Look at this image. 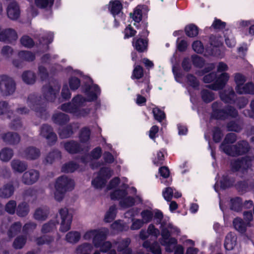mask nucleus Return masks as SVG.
Listing matches in <instances>:
<instances>
[{
  "label": "nucleus",
  "mask_w": 254,
  "mask_h": 254,
  "mask_svg": "<svg viewBox=\"0 0 254 254\" xmlns=\"http://www.w3.org/2000/svg\"><path fill=\"white\" fill-rule=\"evenodd\" d=\"M65 149L69 153H76L81 150L79 144L73 141L65 142L64 144Z\"/></svg>",
  "instance_id": "f704fd0d"
},
{
  "label": "nucleus",
  "mask_w": 254,
  "mask_h": 254,
  "mask_svg": "<svg viewBox=\"0 0 254 254\" xmlns=\"http://www.w3.org/2000/svg\"><path fill=\"white\" fill-rule=\"evenodd\" d=\"M74 187V181L66 176H63L58 178L55 185V188H58V189H61L66 191L71 190Z\"/></svg>",
  "instance_id": "4468645a"
},
{
  "label": "nucleus",
  "mask_w": 254,
  "mask_h": 254,
  "mask_svg": "<svg viewBox=\"0 0 254 254\" xmlns=\"http://www.w3.org/2000/svg\"><path fill=\"white\" fill-rule=\"evenodd\" d=\"M60 89V86L58 82H51L49 85L43 87V92L44 98L49 101H54L59 93Z\"/></svg>",
  "instance_id": "f8f14e48"
},
{
  "label": "nucleus",
  "mask_w": 254,
  "mask_h": 254,
  "mask_svg": "<svg viewBox=\"0 0 254 254\" xmlns=\"http://www.w3.org/2000/svg\"><path fill=\"white\" fill-rule=\"evenodd\" d=\"M16 89V84L13 79L5 74L0 75V93L4 96L13 94Z\"/></svg>",
  "instance_id": "6e6552de"
},
{
  "label": "nucleus",
  "mask_w": 254,
  "mask_h": 254,
  "mask_svg": "<svg viewBox=\"0 0 254 254\" xmlns=\"http://www.w3.org/2000/svg\"><path fill=\"white\" fill-rule=\"evenodd\" d=\"M131 240L128 238L118 239L113 242L112 247L107 254H131L132 250L129 247Z\"/></svg>",
  "instance_id": "0eeeda50"
},
{
  "label": "nucleus",
  "mask_w": 254,
  "mask_h": 254,
  "mask_svg": "<svg viewBox=\"0 0 254 254\" xmlns=\"http://www.w3.org/2000/svg\"><path fill=\"white\" fill-rule=\"evenodd\" d=\"M233 225L235 228L241 233L246 231V227L249 226L246 223H244L241 218H236L233 220Z\"/></svg>",
  "instance_id": "a19ab883"
},
{
  "label": "nucleus",
  "mask_w": 254,
  "mask_h": 254,
  "mask_svg": "<svg viewBox=\"0 0 254 254\" xmlns=\"http://www.w3.org/2000/svg\"><path fill=\"white\" fill-rule=\"evenodd\" d=\"M18 38L16 31L12 29L2 30L0 28V41L12 42Z\"/></svg>",
  "instance_id": "f3484780"
},
{
  "label": "nucleus",
  "mask_w": 254,
  "mask_h": 254,
  "mask_svg": "<svg viewBox=\"0 0 254 254\" xmlns=\"http://www.w3.org/2000/svg\"><path fill=\"white\" fill-rule=\"evenodd\" d=\"M82 91L84 93L86 98L78 95L74 97L71 103L63 104L60 109L65 112L80 117L85 116L89 114V109L83 108L87 101L91 102L97 99L100 94V89L98 86L93 84L92 80L89 78L87 83L82 86Z\"/></svg>",
  "instance_id": "f257e3e1"
},
{
  "label": "nucleus",
  "mask_w": 254,
  "mask_h": 254,
  "mask_svg": "<svg viewBox=\"0 0 254 254\" xmlns=\"http://www.w3.org/2000/svg\"><path fill=\"white\" fill-rule=\"evenodd\" d=\"M111 228L115 231L119 232L127 230L128 226L121 220L115 221L111 225Z\"/></svg>",
  "instance_id": "de8ad7c7"
},
{
  "label": "nucleus",
  "mask_w": 254,
  "mask_h": 254,
  "mask_svg": "<svg viewBox=\"0 0 254 254\" xmlns=\"http://www.w3.org/2000/svg\"><path fill=\"white\" fill-rule=\"evenodd\" d=\"M81 234L77 231H70L67 233L65 236V239L67 242L75 244L77 243L80 239Z\"/></svg>",
  "instance_id": "c9c22d12"
},
{
  "label": "nucleus",
  "mask_w": 254,
  "mask_h": 254,
  "mask_svg": "<svg viewBox=\"0 0 254 254\" xmlns=\"http://www.w3.org/2000/svg\"><path fill=\"white\" fill-rule=\"evenodd\" d=\"M93 246L89 243H83L78 245L75 250L76 254H90V252L92 250Z\"/></svg>",
  "instance_id": "72a5a7b5"
},
{
  "label": "nucleus",
  "mask_w": 254,
  "mask_h": 254,
  "mask_svg": "<svg viewBox=\"0 0 254 254\" xmlns=\"http://www.w3.org/2000/svg\"><path fill=\"white\" fill-rule=\"evenodd\" d=\"M14 152L12 149L8 147L3 148L0 151V160L2 162H7L12 158Z\"/></svg>",
  "instance_id": "473e14b6"
},
{
  "label": "nucleus",
  "mask_w": 254,
  "mask_h": 254,
  "mask_svg": "<svg viewBox=\"0 0 254 254\" xmlns=\"http://www.w3.org/2000/svg\"><path fill=\"white\" fill-rule=\"evenodd\" d=\"M234 183V180L230 177L223 176L222 179L220 181L221 187L223 189H225L233 185Z\"/></svg>",
  "instance_id": "bf43d9fd"
},
{
  "label": "nucleus",
  "mask_w": 254,
  "mask_h": 254,
  "mask_svg": "<svg viewBox=\"0 0 254 254\" xmlns=\"http://www.w3.org/2000/svg\"><path fill=\"white\" fill-rule=\"evenodd\" d=\"M222 44V39L221 38L211 37L210 38L211 47L206 49L208 54L215 56H221L219 47L221 46Z\"/></svg>",
  "instance_id": "2eb2a0df"
},
{
  "label": "nucleus",
  "mask_w": 254,
  "mask_h": 254,
  "mask_svg": "<svg viewBox=\"0 0 254 254\" xmlns=\"http://www.w3.org/2000/svg\"><path fill=\"white\" fill-rule=\"evenodd\" d=\"M13 52V50L11 47L9 46H5L2 47L1 54L5 58H8L11 56Z\"/></svg>",
  "instance_id": "338daca9"
},
{
  "label": "nucleus",
  "mask_w": 254,
  "mask_h": 254,
  "mask_svg": "<svg viewBox=\"0 0 254 254\" xmlns=\"http://www.w3.org/2000/svg\"><path fill=\"white\" fill-rule=\"evenodd\" d=\"M220 98L225 103H231L234 101L235 93L233 89L228 88L219 93Z\"/></svg>",
  "instance_id": "412c9836"
},
{
  "label": "nucleus",
  "mask_w": 254,
  "mask_h": 254,
  "mask_svg": "<svg viewBox=\"0 0 254 254\" xmlns=\"http://www.w3.org/2000/svg\"><path fill=\"white\" fill-rule=\"evenodd\" d=\"M21 224L19 222L12 225L7 231L8 237L11 238L16 235L21 230Z\"/></svg>",
  "instance_id": "37998d69"
},
{
  "label": "nucleus",
  "mask_w": 254,
  "mask_h": 254,
  "mask_svg": "<svg viewBox=\"0 0 254 254\" xmlns=\"http://www.w3.org/2000/svg\"><path fill=\"white\" fill-rule=\"evenodd\" d=\"M212 109L211 117L217 120H225L236 117L238 115L237 111L233 107H222V103L219 102H214L212 104Z\"/></svg>",
  "instance_id": "39448f33"
},
{
  "label": "nucleus",
  "mask_w": 254,
  "mask_h": 254,
  "mask_svg": "<svg viewBox=\"0 0 254 254\" xmlns=\"http://www.w3.org/2000/svg\"><path fill=\"white\" fill-rule=\"evenodd\" d=\"M242 200L239 197H236L231 200V209L236 211L241 210L242 206Z\"/></svg>",
  "instance_id": "3c124183"
},
{
  "label": "nucleus",
  "mask_w": 254,
  "mask_h": 254,
  "mask_svg": "<svg viewBox=\"0 0 254 254\" xmlns=\"http://www.w3.org/2000/svg\"><path fill=\"white\" fill-rule=\"evenodd\" d=\"M152 113L155 120L161 122L165 117L164 113L158 108L153 109Z\"/></svg>",
  "instance_id": "680f3d73"
},
{
  "label": "nucleus",
  "mask_w": 254,
  "mask_h": 254,
  "mask_svg": "<svg viewBox=\"0 0 254 254\" xmlns=\"http://www.w3.org/2000/svg\"><path fill=\"white\" fill-rule=\"evenodd\" d=\"M29 212V208L27 203L23 202L18 204L16 209V213L18 216H26Z\"/></svg>",
  "instance_id": "e433bc0d"
},
{
  "label": "nucleus",
  "mask_w": 254,
  "mask_h": 254,
  "mask_svg": "<svg viewBox=\"0 0 254 254\" xmlns=\"http://www.w3.org/2000/svg\"><path fill=\"white\" fill-rule=\"evenodd\" d=\"M69 85L71 90H75L80 86V81L78 78L71 77L69 79Z\"/></svg>",
  "instance_id": "052dcab7"
},
{
  "label": "nucleus",
  "mask_w": 254,
  "mask_h": 254,
  "mask_svg": "<svg viewBox=\"0 0 254 254\" xmlns=\"http://www.w3.org/2000/svg\"><path fill=\"white\" fill-rule=\"evenodd\" d=\"M110 5L111 12L115 17V21L119 20V19H118V16L120 15H123V13L121 12L122 9L121 2L119 0L111 1L110 2Z\"/></svg>",
  "instance_id": "393cba45"
},
{
  "label": "nucleus",
  "mask_w": 254,
  "mask_h": 254,
  "mask_svg": "<svg viewBox=\"0 0 254 254\" xmlns=\"http://www.w3.org/2000/svg\"><path fill=\"white\" fill-rule=\"evenodd\" d=\"M237 237L232 233H228L225 238L224 247L226 250H232L236 245Z\"/></svg>",
  "instance_id": "bb28decb"
},
{
  "label": "nucleus",
  "mask_w": 254,
  "mask_h": 254,
  "mask_svg": "<svg viewBox=\"0 0 254 254\" xmlns=\"http://www.w3.org/2000/svg\"><path fill=\"white\" fill-rule=\"evenodd\" d=\"M18 57L22 60L32 61L35 59V56L29 51H21L18 53Z\"/></svg>",
  "instance_id": "603ef678"
},
{
  "label": "nucleus",
  "mask_w": 254,
  "mask_h": 254,
  "mask_svg": "<svg viewBox=\"0 0 254 254\" xmlns=\"http://www.w3.org/2000/svg\"><path fill=\"white\" fill-rule=\"evenodd\" d=\"M108 234L109 230L106 228L90 229L84 233L83 238L86 241L92 239L94 246L96 248H99V251L105 253L112 247L110 241H104Z\"/></svg>",
  "instance_id": "f03ea898"
},
{
  "label": "nucleus",
  "mask_w": 254,
  "mask_h": 254,
  "mask_svg": "<svg viewBox=\"0 0 254 254\" xmlns=\"http://www.w3.org/2000/svg\"><path fill=\"white\" fill-rule=\"evenodd\" d=\"M16 202L15 200H9L5 206V210L10 214H13L15 212Z\"/></svg>",
  "instance_id": "5fc2aeb1"
},
{
  "label": "nucleus",
  "mask_w": 254,
  "mask_h": 254,
  "mask_svg": "<svg viewBox=\"0 0 254 254\" xmlns=\"http://www.w3.org/2000/svg\"><path fill=\"white\" fill-rule=\"evenodd\" d=\"M237 188L238 190L240 191H241L242 192H243L245 191L250 190L253 188V187L251 186V185H249L248 182H239L237 185Z\"/></svg>",
  "instance_id": "774afa93"
},
{
  "label": "nucleus",
  "mask_w": 254,
  "mask_h": 254,
  "mask_svg": "<svg viewBox=\"0 0 254 254\" xmlns=\"http://www.w3.org/2000/svg\"><path fill=\"white\" fill-rule=\"evenodd\" d=\"M68 116L63 113H56L52 117V120L57 125L63 126L69 121Z\"/></svg>",
  "instance_id": "c756f323"
},
{
  "label": "nucleus",
  "mask_w": 254,
  "mask_h": 254,
  "mask_svg": "<svg viewBox=\"0 0 254 254\" xmlns=\"http://www.w3.org/2000/svg\"><path fill=\"white\" fill-rule=\"evenodd\" d=\"M234 80L236 86L235 87L239 88V86L243 85V84L246 81V77L240 73H236L234 75Z\"/></svg>",
  "instance_id": "4d7b16f0"
},
{
  "label": "nucleus",
  "mask_w": 254,
  "mask_h": 254,
  "mask_svg": "<svg viewBox=\"0 0 254 254\" xmlns=\"http://www.w3.org/2000/svg\"><path fill=\"white\" fill-rule=\"evenodd\" d=\"M40 133L47 139L48 143L50 145L53 144L57 141V135L51 128H42Z\"/></svg>",
  "instance_id": "5701e85b"
},
{
  "label": "nucleus",
  "mask_w": 254,
  "mask_h": 254,
  "mask_svg": "<svg viewBox=\"0 0 254 254\" xmlns=\"http://www.w3.org/2000/svg\"><path fill=\"white\" fill-rule=\"evenodd\" d=\"M143 221L139 219H132V224L130 226V229L132 230H136L141 228L143 224Z\"/></svg>",
  "instance_id": "69168bd1"
},
{
  "label": "nucleus",
  "mask_w": 254,
  "mask_h": 254,
  "mask_svg": "<svg viewBox=\"0 0 254 254\" xmlns=\"http://www.w3.org/2000/svg\"><path fill=\"white\" fill-rule=\"evenodd\" d=\"M186 34L190 37L196 36L198 33V28L194 24L187 25L185 28Z\"/></svg>",
  "instance_id": "a18cd8bd"
},
{
  "label": "nucleus",
  "mask_w": 254,
  "mask_h": 254,
  "mask_svg": "<svg viewBox=\"0 0 254 254\" xmlns=\"http://www.w3.org/2000/svg\"><path fill=\"white\" fill-rule=\"evenodd\" d=\"M78 168V165L73 162H69L65 164L62 168V171L64 173H71L76 170Z\"/></svg>",
  "instance_id": "8fccbe9b"
},
{
  "label": "nucleus",
  "mask_w": 254,
  "mask_h": 254,
  "mask_svg": "<svg viewBox=\"0 0 254 254\" xmlns=\"http://www.w3.org/2000/svg\"><path fill=\"white\" fill-rule=\"evenodd\" d=\"M142 246L147 252H150L152 254H161V249L159 244L155 242L151 244L150 242L146 240L144 242Z\"/></svg>",
  "instance_id": "4be33fe9"
},
{
  "label": "nucleus",
  "mask_w": 254,
  "mask_h": 254,
  "mask_svg": "<svg viewBox=\"0 0 254 254\" xmlns=\"http://www.w3.org/2000/svg\"><path fill=\"white\" fill-rule=\"evenodd\" d=\"M232 168L235 171L239 170L240 169L247 170L248 171L249 168L251 166V160L247 158H243L241 160L238 159L234 160L231 162Z\"/></svg>",
  "instance_id": "a211bd4d"
},
{
  "label": "nucleus",
  "mask_w": 254,
  "mask_h": 254,
  "mask_svg": "<svg viewBox=\"0 0 254 254\" xmlns=\"http://www.w3.org/2000/svg\"><path fill=\"white\" fill-rule=\"evenodd\" d=\"M61 157L60 152L58 150H55L50 152L46 156L45 160L47 163L52 164L56 160L60 159Z\"/></svg>",
  "instance_id": "49530a36"
},
{
  "label": "nucleus",
  "mask_w": 254,
  "mask_h": 254,
  "mask_svg": "<svg viewBox=\"0 0 254 254\" xmlns=\"http://www.w3.org/2000/svg\"><path fill=\"white\" fill-rule=\"evenodd\" d=\"M162 195L164 199L167 201H170L173 196L175 198H179L182 195L181 193L171 187H167L163 190Z\"/></svg>",
  "instance_id": "b1692460"
},
{
  "label": "nucleus",
  "mask_w": 254,
  "mask_h": 254,
  "mask_svg": "<svg viewBox=\"0 0 254 254\" xmlns=\"http://www.w3.org/2000/svg\"><path fill=\"white\" fill-rule=\"evenodd\" d=\"M26 237L24 236H19L16 237L13 243V247L15 249H22L26 244Z\"/></svg>",
  "instance_id": "79ce46f5"
},
{
  "label": "nucleus",
  "mask_w": 254,
  "mask_h": 254,
  "mask_svg": "<svg viewBox=\"0 0 254 254\" xmlns=\"http://www.w3.org/2000/svg\"><path fill=\"white\" fill-rule=\"evenodd\" d=\"M59 214L61 219L60 231L63 232H66L70 228L72 220V214L69 212L68 209L66 207L60 209Z\"/></svg>",
  "instance_id": "9d476101"
},
{
  "label": "nucleus",
  "mask_w": 254,
  "mask_h": 254,
  "mask_svg": "<svg viewBox=\"0 0 254 254\" xmlns=\"http://www.w3.org/2000/svg\"><path fill=\"white\" fill-rule=\"evenodd\" d=\"M142 6L138 5L134 9L133 13L132 14L130 13V15L135 22L138 23L141 21L142 19Z\"/></svg>",
  "instance_id": "09e8293b"
},
{
  "label": "nucleus",
  "mask_w": 254,
  "mask_h": 254,
  "mask_svg": "<svg viewBox=\"0 0 254 254\" xmlns=\"http://www.w3.org/2000/svg\"><path fill=\"white\" fill-rule=\"evenodd\" d=\"M161 238L160 242L165 247L167 252H172L177 243L176 239L170 237L171 235H178L180 233V229L174 226L168 220H163L161 223Z\"/></svg>",
  "instance_id": "7ed1b4c3"
},
{
  "label": "nucleus",
  "mask_w": 254,
  "mask_h": 254,
  "mask_svg": "<svg viewBox=\"0 0 254 254\" xmlns=\"http://www.w3.org/2000/svg\"><path fill=\"white\" fill-rule=\"evenodd\" d=\"M113 175V171L109 168H103L98 176L92 182V184L96 189L101 188L106 183L107 180Z\"/></svg>",
  "instance_id": "9b49d317"
},
{
  "label": "nucleus",
  "mask_w": 254,
  "mask_h": 254,
  "mask_svg": "<svg viewBox=\"0 0 254 254\" xmlns=\"http://www.w3.org/2000/svg\"><path fill=\"white\" fill-rule=\"evenodd\" d=\"M117 213V208L114 205L111 206L107 211L105 217L104 221L106 223L112 222L115 219Z\"/></svg>",
  "instance_id": "4c0bfd02"
},
{
  "label": "nucleus",
  "mask_w": 254,
  "mask_h": 254,
  "mask_svg": "<svg viewBox=\"0 0 254 254\" xmlns=\"http://www.w3.org/2000/svg\"><path fill=\"white\" fill-rule=\"evenodd\" d=\"M40 156V151L34 147H30L24 151V157L29 160H35Z\"/></svg>",
  "instance_id": "7c9ffc66"
},
{
  "label": "nucleus",
  "mask_w": 254,
  "mask_h": 254,
  "mask_svg": "<svg viewBox=\"0 0 254 254\" xmlns=\"http://www.w3.org/2000/svg\"><path fill=\"white\" fill-rule=\"evenodd\" d=\"M21 44L26 48H31L34 45L33 40L28 36H23L20 39Z\"/></svg>",
  "instance_id": "0e129e2a"
},
{
  "label": "nucleus",
  "mask_w": 254,
  "mask_h": 254,
  "mask_svg": "<svg viewBox=\"0 0 254 254\" xmlns=\"http://www.w3.org/2000/svg\"><path fill=\"white\" fill-rule=\"evenodd\" d=\"M7 14L8 17L12 20L16 19L20 15L19 7L15 2L9 4L7 9Z\"/></svg>",
  "instance_id": "a878e982"
},
{
  "label": "nucleus",
  "mask_w": 254,
  "mask_h": 254,
  "mask_svg": "<svg viewBox=\"0 0 254 254\" xmlns=\"http://www.w3.org/2000/svg\"><path fill=\"white\" fill-rule=\"evenodd\" d=\"M12 170L14 173H22L27 168V163L19 159H13L10 163Z\"/></svg>",
  "instance_id": "aec40b11"
},
{
  "label": "nucleus",
  "mask_w": 254,
  "mask_h": 254,
  "mask_svg": "<svg viewBox=\"0 0 254 254\" xmlns=\"http://www.w3.org/2000/svg\"><path fill=\"white\" fill-rule=\"evenodd\" d=\"M41 101L35 95H30L27 100V104L31 110L36 112L42 113L45 111V108L41 104Z\"/></svg>",
  "instance_id": "dca6fc26"
},
{
  "label": "nucleus",
  "mask_w": 254,
  "mask_h": 254,
  "mask_svg": "<svg viewBox=\"0 0 254 254\" xmlns=\"http://www.w3.org/2000/svg\"><path fill=\"white\" fill-rule=\"evenodd\" d=\"M111 198L120 200V204L123 208L131 206L134 204L133 197L127 196L125 190H116L111 194Z\"/></svg>",
  "instance_id": "1a4fd4ad"
},
{
  "label": "nucleus",
  "mask_w": 254,
  "mask_h": 254,
  "mask_svg": "<svg viewBox=\"0 0 254 254\" xmlns=\"http://www.w3.org/2000/svg\"><path fill=\"white\" fill-rule=\"evenodd\" d=\"M48 214V210L47 208H39L35 211L34 217L37 220L44 221L47 218Z\"/></svg>",
  "instance_id": "ea45409f"
},
{
  "label": "nucleus",
  "mask_w": 254,
  "mask_h": 254,
  "mask_svg": "<svg viewBox=\"0 0 254 254\" xmlns=\"http://www.w3.org/2000/svg\"><path fill=\"white\" fill-rule=\"evenodd\" d=\"M73 133L72 128H59V134L62 138L70 137Z\"/></svg>",
  "instance_id": "13d9d810"
},
{
  "label": "nucleus",
  "mask_w": 254,
  "mask_h": 254,
  "mask_svg": "<svg viewBox=\"0 0 254 254\" xmlns=\"http://www.w3.org/2000/svg\"><path fill=\"white\" fill-rule=\"evenodd\" d=\"M236 92L240 94H254V84L252 82H248L243 85L239 86V88L235 87Z\"/></svg>",
  "instance_id": "2f4dec72"
},
{
  "label": "nucleus",
  "mask_w": 254,
  "mask_h": 254,
  "mask_svg": "<svg viewBox=\"0 0 254 254\" xmlns=\"http://www.w3.org/2000/svg\"><path fill=\"white\" fill-rule=\"evenodd\" d=\"M201 96L202 100L205 103H209L215 99V94L208 89H203L201 91Z\"/></svg>",
  "instance_id": "58836bf2"
},
{
  "label": "nucleus",
  "mask_w": 254,
  "mask_h": 254,
  "mask_svg": "<svg viewBox=\"0 0 254 254\" xmlns=\"http://www.w3.org/2000/svg\"><path fill=\"white\" fill-rule=\"evenodd\" d=\"M54 0H35L36 5L40 8L51 7Z\"/></svg>",
  "instance_id": "864d4df0"
},
{
  "label": "nucleus",
  "mask_w": 254,
  "mask_h": 254,
  "mask_svg": "<svg viewBox=\"0 0 254 254\" xmlns=\"http://www.w3.org/2000/svg\"><path fill=\"white\" fill-rule=\"evenodd\" d=\"M229 77V74L226 72L222 73L217 76L216 73L213 72L205 75L203 80L205 83H210L215 80L213 83L208 85V87L212 90L217 91L224 87Z\"/></svg>",
  "instance_id": "423d86ee"
},
{
  "label": "nucleus",
  "mask_w": 254,
  "mask_h": 254,
  "mask_svg": "<svg viewBox=\"0 0 254 254\" xmlns=\"http://www.w3.org/2000/svg\"><path fill=\"white\" fill-rule=\"evenodd\" d=\"M153 213L149 210H144L141 212V220L144 223L150 222L153 218Z\"/></svg>",
  "instance_id": "6e6d98bb"
},
{
  "label": "nucleus",
  "mask_w": 254,
  "mask_h": 254,
  "mask_svg": "<svg viewBox=\"0 0 254 254\" xmlns=\"http://www.w3.org/2000/svg\"><path fill=\"white\" fill-rule=\"evenodd\" d=\"M143 75V68L140 65L134 66V69L132 72V78L139 79L142 77Z\"/></svg>",
  "instance_id": "e2e57ef3"
},
{
  "label": "nucleus",
  "mask_w": 254,
  "mask_h": 254,
  "mask_svg": "<svg viewBox=\"0 0 254 254\" xmlns=\"http://www.w3.org/2000/svg\"><path fill=\"white\" fill-rule=\"evenodd\" d=\"M236 139L235 133H228L220 145L221 149L226 154L233 156L247 152L249 149V145L247 141H242L235 145H232Z\"/></svg>",
  "instance_id": "20e7f679"
},
{
  "label": "nucleus",
  "mask_w": 254,
  "mask_h": 254,
  "mask_svg": "<svg viewBox=\"0 0 254 254\" xmlns=\"http://www.w3.org/2000/svg\"><path fill=\"white\" fill-rule=\"evenodd\" d=\"M39 178V172L37 170L31 169L23 174L21 180L24 185L30 186L36 183Z\"/></svg>",
  "instance_id": "ddd939ff"
},
{
  "label": "nucleus",
  "mask_w": 254,
  "mask_h": 254,
  "mask_svg": "<svg viewBox=\"0 0 254 254\" xmlns=\"http://www.w3.org/2000/svg\"><path fill=\"white\" fill-rule=\"evenodd\" d=\"M3 140L10 144H17L20 141V137L16 133L7 132L1 135Z\"/></svg>",
  "instance_id": "cd10ccee"
},
{
  "label": "nucleus",
  "mask_w": 254,
  "mask_h": 254,
  "mask_svg": "<svg viewBox=\"0 0 254 254\" xmlns=\"http://www.w3.org/2000/svg\"><path fill=\"white\" fill-rule=\"evenodd\" d=\"M14 190L13 183H7L0 188V197L3 198H8L13 194Z\"/></svg>",
  "instance_id": "6ab92c4d"
},
{
  "label": "nucleus",
  "mask_w": 254,
  "mask_h": 254,
  "mask_svg": "<svg viewBox=\"0 0 254 254\" xmlns=\"http://www.w3.org/2000/svg\"><path fill=\"white\" fill-rule=\"evenodd\" d=\"M22 77L23 81L27 84H33L35 81V75L30 71L23 72Z\"/></svg>",
  "instance_id": "c03bdc74"
},
{
  "label": "nucleus",
  "mask_w": 254,
  "mask_h": 254,
  "mask_svg": "<svg viewBox=\"0 0 254 254\" xmlns=\"http://www.w3.org/2000/svg\"><path fill=\"white\" fill-rule=\"evenodd\" d=\"M132 45L139 52H143L147 50V41L146 39L141 38H134L132 41Z\"/></svg>",
  "instance_id": "c85d7f7f"
}]
</instances>
